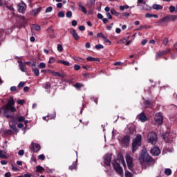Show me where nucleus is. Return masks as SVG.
Listing matches in <instances>:
<instances>
[{
    "label": "nucleus",
    "instance_id": "obj_59",
    "mask_svg": "<svg viewBox=\"0 0 177 177\" xmlns=\"http://www.w3.org/2000/svg\"><path fill=\"white\" fill-rule=\"evenodd\" d=\"M39 160H41L42 161H44V160H45V156L44 154L39 155Z\"/></svg>",
    "mask_w": 177,
    "mask_h": 177
},
{
    "label": "nucleus",
    "instance_id": "obj_4",
    "mask_svg": "<svg viewBox=\"0 0 177 177\" xmlns=\"http://www.w3.org/2000/svg\"><path fill=\"white\" fill-rule=\"evenodd\" d=\"M162 138H163L166 143H171V142H172V140H174V133H166L162 135Z\"/></svg>",
    "mask_w": 177,
    "mask_h": 177
},
{
    "label": "nucleus",
    "instance_id": "obj_43",
    "mask_svg": "<svg viewBox=\"0 0 177 177\" xmlns=\"http://www.w3.org/2000/svg\"><path fill=\"white\" fill-rule=\"evenodd\" d=\"M39 68H46V64L44 62H41L39 65Z\"/></svg>",
    "mask_w": 177,
    "mask_h": 177
},
{
    "label": "nucleus",
    "instance_id": "obj_25",
    "mask_svg": "<svg viewBox=\"0 0 177 177\" xmlns=\"http://www.w3.org/2000/svg\"><path fill=\"white\" fill-rule=\"evenodd\" d=\"M167 17H169V21H175L177 19V15H167Z\"/></svg>",
    "mask_w": 177,
    "mask_h": 177
},
{
    "label": "nucleus",
    "instance_id": "obj_37",
    "mask_svg": "<svg viewBox=\"0 0 177 177\" xmlns=\"http://www.w3.org/2000/svg\"><path fill=\"white\" fill-rule=\"evenodd\" d=\"M79 6H80V8L82 12H83V13H88V11L86 10V8H85L84 7V6H82V5L80 4V5H79Z\"/></svg>",
    "mask_w": 177,
    "mask_h": 177
},
{
    "label": "nucleus",
    "instance_id": "obj_6",
    "mask_svg": "<svg viewBox=\"0 0 177 177\" xmlns=\"http://www.w3.org/2000/svg\"><path fill=\"white\" fill-rule=\"evenodd\" d=\"M142 158L144 162H147V164H154V160L150 157V156L147 153H144L142 155Z\"/></svg>",
    "mask_w": 177,
    "mask_h": 177
},
{
    "label": "nucleus",
    "instance_id": "obj_8",
    "mask_svg": "<svg viewBox=\"0 0 177 177\" xmlns=\"http://www.w3.org/2000/svg\"><path fill=\"white\" fill-rule=\"evenodd\" d=\"M17 21H18V24L17 26L19 28L23 27V26H24V24L27 23V19H26L24 17H18L17 18Z\"/></svg>",
    "mask_w": 177,
    "mask_h": 177
},
{
    "label": "nucleus",
    "instance_id": "obj_10",
    "mask_svg": "<svg viewBox=\"0 0 177 177\" xmlns=\"http://www.w3.org/2000/svg\"><path fill=\"white\" fill-rule=\"evenodd\" d=\"M171 53V50L169 48H167L166 50L158 52L156 53V59H160L161 56H164V55H167V53Z\"/></svg>",
    "mask_w": 177,
    "mask_h": 177
},
{
    "label": "nucleus",
    "instance_id": "obj_2",
    "mask_svg": "<svg viewBox=\"0 0 177 177\" xmlns=\"http://www.w3.org/2000/svg\"><path fill=\"white\" fill-rule=\"evenodd\" d=\"M157 134L156 133V132L151 131L148 133V143H151V145H156V143H157Z\"/></svg>",
    "mask_w": 177,
    "mask_h": 177
},
{
    "label": "nucleus",
    "instance_id": "obj_19",
    "mask_svg": "<svg viewBox=\"0 0 177 177\" xmlns=\"http://www.w3.org/2000/svg\"><path fill=\"white\" fill-rule=\"evenodd\" d=\"M71 34L73 35V37L74 39H75V41H78V39H80V35H78V33H77L75 30H71Z\"/></svg>",
    "mask_w": 177,
    "mask_h": 177
},
{
    "label": "nucleus",
    "instance_id": "obj_39",
    "mask_svg": "<svg viewBox=\"0 0 177 177\" xmlns=\"http://www.w3.org/2000/svg\"><path fill=\"white\" fill-rule=\"evenodd\" d=\"M73 60H75L76 62H80V63H82V62L84 61L82 58L78 57H73Z\"/></svg>",
    "mask_w": 177,
    "mask_h": 177
},
{
    "label": "nucleus",
    "instance_id": "obj_64",
    "mask_svg": "<svg viewBox=\"0 0 177 177\" xmlns=\"http://www.w3.org/2000/svg\"><path fill=\"white\" fill-rule=\"evenodd\" d=\"M77 22L76 20L72 21V26H73V27H75V26H77Z\"/></svg>",
    "mask_w": 177,
    "mask_h": 177
},
{
    "label": "nucleus",
    "instance_id": "obj_63",
    "mask_svg": "<svg viewBox=\"0 0 177 177\" xmlns=\"http://www.w3.org/2000/svg\"><path fill=\"white\" fill-rule=\"evenodd\" d=\"M19 156H24V150L21 149L18 152Z\"/></svg>",
    "mask_w": 177,
    "mask_h": 177
},
{
    "label": "nucleus",
    "instance_id": "obj_20",
    "mask_svg": "<svg viewBox=\"0 0 177 177\" xmlns=\"http://www.w3.org/2000/svg\"><path fill=\"white\" fill-rule=\"evenodd\" d=\"M53 77H61V78H64L66 77V74L62 73H58V72H53Z\"/></svg>",
    "mask_w": 177,
    "mask_h": 177
},
{
    "label": "nucleus",
    "instance_id": "obj_58",
    "mask_svg": "<svg viewBox=\"0 0 177 177\" xmlns=\"http://www.w3.org/2000/svg\"><path fill=\"white\" fill-rule=\"evenodd\" d=\"M12 171H14L15 172H18V171H19V168L15 167L14 165H12Z\"/></svg>",
    "mask_w": 177,
    "mask_h": 177
},
{
    "label": "nucleus",
    "instance_id": "obj_42",
    "mask_svg": "<svg viewBox=\"0 0 177 177\" xmlns=\"http://www.w3.org/2000/svg\"><path fill=\"white\" fill-rule=\"evenodd\" d=\"M44 88L45 89H50V82H47L44 84Z\"/></svg>",
    "mask_w": 177,
    "mask_h": 177
},
{
    "label": "nucleus",
    "instance_id": "obj_28",
    "mask_svg": "<svg viewBox=\"0 0 177 177\" xmlns=\"http://www.w3.org/2000/svg\"><path fill=\"white\" fill-rule=\"evenodd\" d=\"M43 171H45V169L44 167H41L40 165L36 167V172H42Z\"/></svg>",
    "mask_w": 177,
    "mask_h": 177
},
{
    "label": "nucleus",
    "instance_id": "obj_11",
    "mask_svg": "<svg viewBox=\"0 0 177 177\" xmlns=\"http://www.w3.org/2000/svg\"><path fill=\"white\" fill-rule=\"evenodd\" d=\"M161 153L158 147H153L151 149V153L152 156H158Z\"/></svg>",
    "mask_w": 177,
    "mask_h": 177
},
{
    "label": "nucleus",
    "instance_id": "obj_5",
    "mask_svg": "<svg viewBox=\"0 0 177 177\" xmlns=\"http://www.w3.org/2000/svg\"><path fill=\"white\" fill-rule=\"evenodd\" d=\"M113 169L117 172V174H120V176L124 175V170H122V167L120 165V164L117 162L113 163Z\"/></svg>",
    "mask_w": 177,
    "mask_h": 177
},
{
    "label": "nucleus",
    "instance_id": "obj_46",
    "mask_svg": "<svg viewBox=\"0 0 177 177\" xmlns=\"http://www.w3.org/2000/svg\"><path fill=\"white\" fill-rule=\"evenodd\" d=\"M66 16L70 19L73 16V12L71 11H68L66 14Z\"/></svg>",
    "mask_w": 177,
    "mask_h": 177
},
{
    "label": "nucleus",
    "instance_id": "obj_62",
    "mask_svg": "<svg viewBox=\"0 0 177 177\" xmlns=\"http://www.w3.org/2000/svg\"><path fill=\"white\" fill-rule=\"evenodd\" d=\"M97 37H101V38H102V39L106 37L104 36V35L102 32H100L97 35Z\"/></svg>",
    "mask_w": 177,
    "mask_h": 177
},
{
    "label": "nucleus",
    "instance_id": "obj_49",
    "mask_svg": "<svg viewBox=\"0 0 177 177\" xmlns=\"http://www.w3.org/2000/svg\"><path fill=\"white\" fill-rule=\"evenodd\" d=\"M176 10L175 6H171L169 7V12L170 13H174V12Z\"/></svg>",
    "mask_w": 177,
    "mask_h": 177
},
{
    "label": "nucleus",
    "instance_id": "obj_34",
    "mask_svg": "<svg viewBox=\"0 0 177 177\" xmlns=\"http://www.w3.org/2000/svg\"><path fill=\"white\" fill-rule=\"evenodd\" d=\"M39 12H41V7L37 8H36V9H34V10H32V13H33L34 15H38V13H39Z\"/></svg>",
    "mask_w": 177,
    "mask_h": 177
},
{
    "label": "nucleus",
    "instance_id": "obj_52",
    "mask_svg": "<svg viewBox=\"0 0 177 177\" xmlns=\"http://www.w3.org/2000/svg\"><path fill=\"white\" fill-rule=\"evenodd\" d=\"M132 173L129 172V171H125V177H132Z\"/></svg>",
    "mask_w": 177,
    "mask_h": 177
},
{
    "label": "nucleus",
    "instance_id": "obj_15",
    "mask_svg": "<svg viewBox=\"0 0 177 177\" xmlns=\"http://www.w3.org/2000/svg\"><path fill=\"white\" fill-rule=\"evenodd\" d=\"M0 158L8 160V158H9V154H8L6 151L0 150Z\"/></svg>",
    "mask_w": 177,
    "mask_h": 177
},
{
    "label": "nucleus",
    "instance_id": "obj_45",
    "mask_svg": "<svg viewBox=\"0 0 177 177\" xmlns=\"http://www.w3.org/2000/svg\"><path fill=\"white\" fill-rule=\"evenodd\" d=\"M57 50L58 52H63V46L62 44L57 45Z\"/></svg>",
    "mask_w": 177,
    "mask_h": 177
},
{
    "label": "nucleus",
    "instance_id": "obj_26",
    "mask_svg": "<svg viewBox=\"0 0 177 177\" xmlns=\"http://www.w3.org/2000/svg\"><path fill=\"white\" fill-rule=\"evenodd\" d=\"M57 63H61L62 64H64V66H70V62L68 61H64V60H58Z\"/></svg>",
    "mask_w": 177,
    "mask_h": 177
},
{
    "label": "nucleus",
    "instance_id": "obj_7",
    "mask_svg": "<svg viewBox=\"0 0 177 177\" xmlns=\"http://www.w3.org/2000/svg\"><path fill=\"white\" fill-rule=\"evenodd\" d=\"M126 161L128 165V168L130 171H133V163L132 160V157L129 154L126 155Z\"/></svg>",
    "mask_w": 177,
    "mask_h": 177
},
{
    "label": "nucleus",
    "instance_id": "obj_50",
    "mask_svg": "<svg viewBox=\"0 0 177 177\" xmlns=\"http://www.w3.org/2000/svg\"><path fill=\"white\" fill-rule=\"evenodd\" d=\"M144 104H145V107H150V101L145 100L144 102Z\"/></svg>",
    "mask_w": 177,
    "mask_h": 177
},
{
    "label": "nucleus",
    "instance_id": "obj_18",
    "mask_svg": "<svg viewBox=\"0 0 177 177\" xmlns=\"http://www.w3.org/2000/svg\"><path fill=\"white\" fill-rule=\"evenodd\" d=\"M138 117H139V120H140V121H141V122H145L147 121V117L143 113H141L138 115Z\"/></svg>",
    "mask_w": 177,
    "mask_h": 177
},
{
    "label": "nucleus",
    "instance_id": "obj_54",
    "mask_svg": "<svg viewBox=\"0 0 177 177\" xmlns=\"http://www.w3.org/2000/svg\"><path fill=\"white\" fill-rule=\"evenodd\" d=\"M55 58H54V57H50V59H49V61H48V63H49L50 64H52L55 63Z\"/></svg>",
    "mask_w": 177,
    "mask_h": 177
},
{
    "label": "nucleus",
    "instance_id": "obj_27",
    "mask_svg": "<svg viewBox=\"0 0 177 177\" xmlns=\"http://www.w3.org/2000/svg\"><path fill=\"white\" fill-rule=\"evenodd\" d=\"M69 169L73 171V169H77V162H73L72 165L69 167Z\"/></svg>",
    "mask_w": 177,
    "mask_h": 177
},
{
    "label": "nucleus",
    "instance_id": "obj_40",
    "mask_svg": "<svg viewBox=\"0 0 177 177\" xmlns=\"http://www.w3.org/2000/svg\"><path fill=\"white\" fill-rule=\"evenodd\" d=\"M53 10V8H52V6L48 7L46 9L45 13H50V12H52Z\"/></svg>",
    "mask_w": 177,
    "mask_h": 177
},
{
    "label": "nucleus",
    "instance_id": "obj_17",
    "mask_svg": "<svg viewBox=\"0 0 177 177\" xmlns=\"http://www.w3.org/2000/svg\"><path fill=\"white\" fill-rule=\"evenodd\" d=\"M26 8L27 6H26V3H21L18 6V10L21 13L26 10Z\"/></svg>",
    "mask_w": 177,
    "mask_h": 177
},
{
    "label": "nucleus",
    "instance_id": "obj_61",
    "mask_svg": "<svg viewBox=\"0 0 177 177\" xmlns=\"http://www.w3.org/2000/svg\"><path fill=\"white\" fill-rule=\"evenodd\" d=\"M58 17H64V12H63L62 11H60V12L58 13Z\"/></svg>",
    "mask_w": 177,
    "mask_h": 177
},
{
    "label": "nucleus",
    "instance_id": "obj_47",
    "mask_svg": "<svg viewBox=\"0 0 177 177\" xmlns=\"http://www.w3.org/2000/svg\"><path fill=\"white\" fill-rule=\"evenodd\" d=\"M127 41H128V39H121L118 44H125V42H127Z\"/></svg>",
    "mask_w": 177,
    "mask_h": 177
},
{
    "label": "nucleus",
    "instance_id": "obj_22",
    "mask_svg": "<svg viewBox=\"0 0 177 177\" xmlns=\"http://www.w3.org/2000/svg\"><path fill=\"white\" fill-rule=\"evenodd\" d=\"M152 8L155 10H162V6H161L160 4H153Z\"/></svg>",
    "mask_w": 177,
    "mask_h": 177
},
{
    "label": "nucleus",
    "instance_id": "obj_1",
    "mask_svg": "<svg viewBox=\"0 0 177 177\" xmlns=\"http://www.w3.org/2000/svg\"><path fill=\"white\" fill-rule=\"evenodd\" d=\"M140 145H142V136L138 135L136 138L133 140L132 143L133 153H135V151L138 150Z\"/></svg>",
    "mask_w": 177,
    "mask_h": 177
},
{
    "label": "nucleus",
    "instance_id": "obj_60",
    "mask_svg": "<svg viewBox=\"0 0 177 177\" xmlns=\"http://www.w3.org/2000/svg\"><path fill=\"white\" fill-rule=\"evenodd\" d=\"M106 17L109 19V20H111V19H113V17L111 16V14H110V12L106 13Z\"/></svg>",
    "mask_w": 177,
    "mask_h": 177
},
{
    "label": "nucleus",
    "instance_id": "obj_41",
    "mask_svg": "<svg viewBox=\"0 0 177 177\" xmlns=\"http://www.w3.org/2000/svg\"><path fill=\"white\" fill-rule=\"evenodd\" d=\"M15 104V101L13 100H10L8 101V104H7L8 107H12Z\"/></svg>",
    "mask_w": 177,
    "mask_h": 177
},
{
    "label": "nucleus",
    "instance_id": "obj_3",
    "mask_svg": "<svg viewBox=\"0 0 177 177\" xmlns=\"http://www.w3.org/2000/svg\"><path fill=\"white\" fill-rule=\"evenodd\" d=\"M154 120L157 125H162L164 121V116H162V113L160 112L157 113L155 115Z\"/></svg>",
    "mask_w": 177,
    "mask_h": 177
},
{
    "label": "nucleus",
    "instance_id": "obj_55",
    "mask_svg": "<svg viewBox=\"0 0 177 177\" xmlns=\"http://www.w3.org/2000/svg\"><path fill=\"white\" fill-rule=\"evenodd\" d=\"M25 84H26V82H21L18 84V88H23V86H24Z\"/></svg>",
    "mask_w": 177,
    "mask_h": 177
},
{
    "label": "nucleus",
    "instance_id": "obj_53",
    "mask_svg": "<svg viewBox=\"0 0 177 177\" xmlns=\"http://www.w3.org/2000/svg\"><path fill=\"white\" fill-rule=\"evenodd\" d=\"M104 46L102 44L95 45V49H103Z\"/></svg>",
    "mask_w": 177,
    "mask_h": 177
},
{
    "label": "nucleus",
    "instance_id": "obj_31",
    "mask_svg": "<svg viewBox=\"0 0 177 177\" xmlns=\"http://www.w3.org/2000/svg\"><path fill=\"white\" fill-rule=\"evenodd\" d=\"M169 42V40L168 39V37H165L162 39V44L165 45V46H167Z\"/></svg>",
    "mask_w": 177,
    "mask_h": 177
},
{
    "label": "nucleus",
    "instance_id": "obj_48",
    "mask_svg": "<svg viewBox=\"0 0 177 177\" xmlns=\"http://www.w3.org/2000/svg\"><path fill=\"white\" fill-rule=\"evenodd\" d=\"M10 127L11 129H12V131H14L15 132H17V128L16 127V125H15V124L10 125Z\"/></svg>",
    "mask_w": 177,
    "mask_h": 177
},
{
    "label": "nucleus",
    "instance_id": "obj_51",
    "mask_svg": "<svg viewBox=\"0 0 177 177\" xmlns=\"http://www.w3.org/2000/svg\"><path fill=\"white\" fill-rule=\"evenodd\" d=\"M140 3H143V5H146V2H143V0H138L137 6H140Z\"/></svg>",
    "mask_w": 177,
    "mask_h": 177
},
{
    "label": "nucleus",
    "instance_id": "obj_29",
    "mask_svg": "<svg viewBox=\"0 0 177 177\" xmlns=\"http://www.w3.org/2000/svg\"><path fill=\"white\" fill-rule=\"evenodd\" d=\"M111 13L117 17L120 16V12H118L117 10H115V9H114V8H112L111 10Z\"/></svg>",
    "mask_w": 177,
    "mask_h": 177
},
{
    "label": "nucleus",
    "instance_id": "obj_9",
    "mask_svg": "<svg viewBox=\"0 0 177 177\" xmlns=\"http://www.w3.org/2000/svg\"><path fill=\"white\" fill-rule=\"evenodd\" d=\"M111 153H108L104 157V167H109L111 162Z\"/></svg>",
    "mask_w": 177,
    "mask_h": 177
},
{
    "label": "nucleus",
    "instance_id": "obj_35",
    "mask_svg": "<svg viewBox=\"0 0 177 177\" xmlns=\"http://www.w3.org/2000/svg\"><path fill=\"white\" fill-rule=\"evenodd\" d=\"M120 10H125V9H129V6L125 5V6H120L119 8Z\"/></svg>",
    "mask_w": 177,
    "mask_h": 177
},
{
    "label": "nucleus",
    "instance_id": "obj_16",
    "mask_svg": "<svg viewBox=\"0 0 177 177\" xmlns=\"http://www.w3.org/2000/svg\"><path fill=\"white\" fill-rule=\"evenodd\" d=\"M129 140H130V137L129 136H126L122 140V143H123V145H125V146H128V145H129Z\"/></svg>",
    "mask_w": 177,
    "mask_h": 177
},
{
    "label": "nucleus",
    "instance_id": "obj_30",
    "mask_svg": "<svg viewBox=\"0 0 177 177\" xmlns=\"http://www.w3.org/2000/svg\"><path fill=\"white\" fill-rule=\"evenodd\" d=\"M165 174L167 176H169V175L172 174V170H171V169H165Z\"/></svg>",
    "mask_w": 177,
    "mask_h": 177
},
{
    "label": "nucleus",
    "instance_id": "obj_32",
    "mask_svg": "<svg viewBox=\"0 0 177 177\" xmlns=\"http://www.w3.org/2000/svg\"><path fill=\"white\" fill-rule=\"evenodd\" d=\"M5 38V30L1 29L0 30V39H3Z\"/></svg>",
    "mask_w": 177,
    "mask_h": 177
},
{
    "label": "nucleus",
    "instance_id": "obj_57",
    "mask_svg": "<svg viewBox=\"0 0 177 177\" xmlns=\"http://www.w3.org/2000/svg\"><path fill=\"white\" fill-rule=\"evenodd\" d=\"M74 68H75V70L76 71H78V70H80V69L81 68V66H80V65H78V64H75V65L74 66Z\"/></svg>",
    "mask_w": 177,
    "mask_h": 177
},
{
    "label": "nucleus",
    "instance_id": "obj_23",
    "mask_svg": "<svg viewBox=\"0 0 177 177\" xmlns=\"http://www.w3.org/2000/svg\"><path fill=\"white\" fill-rule=\"evenodd\" d=\"M87 62H100V59L99 58H95L93 57H88L86 58Z\"/></svg>",
    "mask_w": 177,
    "mask_h": 177
},
{
    "label": "nucleus",
    "instance_id": "obj_33",
    "mask_svg": "<svg viewBox=\"0 0 177 177\" xmlns=\"http://www.w3.org/2000/svg\"><path fill=\"white\" fill-rule=\"evenodd\" d=\"M32 72L36 75V77H38L39 75V69L35 68L32 69Z\"/></svg>",
    "mask_w": 177,
    "mask_h": 177
},
{
    "label": "nucleus",
    "instance_id": "obj_13",
    "mask_svg": "<svg viewBox=\"0 0 177 177\" xmlns=\"http://www.w3.org/2000/svg\"><path fill=\"white\" fill-rule=\"evenodd\" d=\"M18 63H19V70H21L22 73H26V71H27V66H26V64H24L23 62L21 61H18Z\"/></svg>",
    "mask_w": 177,
    "mask_h": 177
},
{
    "label": "nucleus",
    "instance_id": "obj_12",
    "mask_svg": "<svg viewBox=\"0 0 177 177\" xmlns=\"http://www.w3.org/2000/svg\"><path fill=\"white\" fill-rule=\"evenodd\" d=\"M169 21V18L168 16L161 19L159 22H157L158 24H161V26H167Z\"/></svg>",
    "mask_w": 177,
    "mask_h": 177
},
{
    "label": "nucleus",
    "instance_id": "obj_44",
    "mask_svg": "<svg viewBox=\"0 0 177 177\" xmlns=\"http://www.w3.org/2000/svg\"><path fill=\"white\" fill-rule=\"evenodd\" d=\"M129 133L131 135H133V133H135V129H133V127H130L129 129Z\"/></svg>",
    "mask_w": 177,
    "mask_h": 177
},
{
    "label": "nucleus",
    "instance_id": "obj_14",
    "mask_svg": "<svg viewBox=\"0 0 177 177\" xmlns=\"http://www.w3.org/2000/svg\"><path fill=\"white\" fill-rule=\"evenodd\" d=\"M31 150L35 153H37V151H39V150H41V145L35 143L32 144Z\"/></svg>",
    "mask_w": 177,
    "mask_h": 177
},
{
    "label": "nucleus",
    "instance_id": "obj_21",
    "mask_svg": "<svg viewBox=\"0 0 177 177\" xmlns=\"http://www.w3.org/2000/svg\"><path fill=\"white\" fill-rule=\"evenodd\" d=\"M8 110H10L11 113H15V111H16V108L14 106H9V105H6V110L4 113H7Z\"/></svg>",
    "mask_w": 177,
    "mask_h": 177
},
{
    "label": "nucleus",
    "instance_id": "obj_36",
    "mask_svg": "<svg viewBox=\"0 0 177 177\" xmlns=\"http://www.w3.org/2000/svg\"><path fill=\"white\" fill-rule=\"evenodd\" d=\"M26 118L24 116H19L17 118L18 122H24Z\"/></svg>",
    "mask_w": 177,
    "mask_h": 177
},
{
    "label": "nucleus",
    "instance_id": "obj_38",
    "mask_svg": "<svg viewBox=\"0 0 177 177\" xmlns=\"http://www.w3.org/2000/svg\"><path fill=\"white\" fill-rule=\"evenodd\" d=\"M74 86L77 89H78L79 88H82V86H84V84H82L81 83H76L75 84H74Z\"/></svg>",
    "mask_w": 177,
    "mask_h": 177
},
{
    "label": "nucleus",
    "instance_id": "obj_24",
    "mask_svg": "<svg viewBox=\"0 0 177 177\" xmlns=\"http://www.w3.org/2000/svg\"><path fill=\"white\" fill-rule=\"evenodd\" d=\"M47 31H48V34H50V38H55V34L53 33V31H54L53 29H52L51 28H49L47 30Z\"/></svg>",
    "mask_w": 177,
    "mask_h": 177
},
{
    "label": "nucleus",
    "instance_id": "obj_56",
    "mask_svg": "<svg viewBox=\"0 0 177 177\" xmlns=\"http://www.w3.org/2000/svg\"><path fill=\"white\" fill-rule=\"evenodd\" d=\"M34 28L36 31H39V30H41V26L39 25H35Z\"/></svg>",
    "mask_w": 177,
    "mask_h": 177
}]
</instances>
